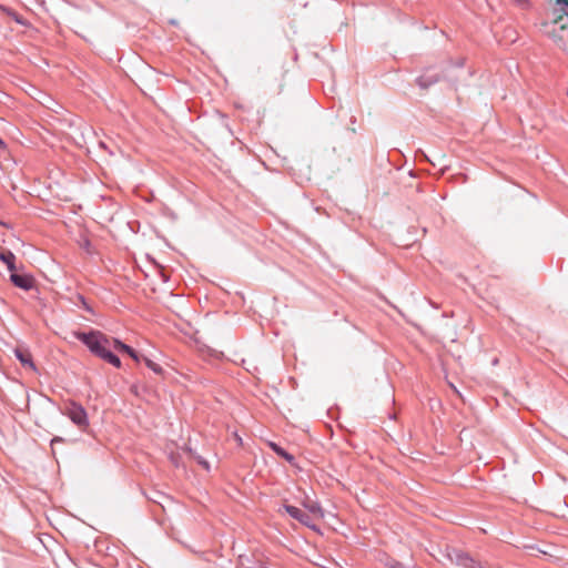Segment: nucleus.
<instances>
[{
	"label": "nucleus",
	"instance_id": "nucleus-24",
	"mask_svg": "<svg viewBox=\"0 0 568 568\" xmlns=\"http://www.w3.org/2000/svg\"><path fill=\"white\" fill-rule=\"evenodd\" d=\"M559 48L568 54V44H559Z\"/></svg>",
	"mask_w": 568,
	"mask_h": 568
},
{
	"label": "nucleus",
	"instance_id": "nucleus-5",
	"mask_svg": "<svg viewBox=\"0 0 568 568\" xmlns=\"http://www.w3.org/2000/svg\"><path fill=\"white\" fill-rule=\"evenodd\" d=\"M10 281L23 291H31L34 287V277L29 273L10 271Z\"/></svg>",
	"mask_w": 568,
	"mask_h": 568
},
{
	"label": "nucleus",
	"instance_id": "nucleus-23",
	"mask_svg": "<svg viewBox=\"0 0 568 568\" xmlns=\"http://www.w3.org/2000/svg\"><path fill=\"white\" fill-rule=\"evenodd\" d=\"M558 4L568 7V0H556Z\"/></svg>",
	"mask_w": 568,
	"mask_h": 568
},
{
	"label": "nucleus",
	"instance_id": "nucleus-13",
	"mask_svg": "<svg viewBox=\"0 0 568 568\" xmlns=\"http://www.w3.org/2000/svg\"><path fill=\"white\" fill-rule=\"evenodd\" d=\"M185 450L189 453L190 457L193 458L201 467H203L206 471L211 470L210 463L203 458L201 455H199L195 450H193L191 447H186Z\"/></svg>",
	"mask_w": 568,
	"mask_h": 568
},
{
	"label": "nucleus",
	"instance_id": "nucleus-8",
	"mask_svg": "<svg viewBox=\"0 0 568 568\" xmlns=\"http://www.w3.org/2000/svg\"><path fill=\"white\" fill-rule=\"evenodd\" d=\"M112 341L114 349L128 354L133 361L138 363L141 361L140 354L133 347L123 343L119 338H113Z\"/></svg>",
	"mask_w": 568,
	"mask_h": 568
},
{
	"label": "nucleus",
	"instance_id": "nucleus-20",
	"mask_svg": "<svg viewBox=\"0 0 568 568\" xmlns=\"http://www.w3.org/2000/svg\"><path fill=\"white\" fill-rule=\"evenodd\" d=\"M554 39L558 47H559V44H568V42L564 39V36H561V34H555Z\"/></svg>",
	"mask_w": 568,
	"mask_h": 568
},
{
	"label": "nucleus",
	"instance_id": "nucleus-22",
	"mask_svg": "<svg viewBox=\"0 0 568 568\" xmlns=\"http://www.w3.org/2000/svg\"><path fill=\"white\" fill-rule=\"evenodd\" d=\"M464 63H465V60L464 59H459L454 65L457 67V68H463Z\"/></svg>",
	"mask_w": 568,
	"mask_h": 568
},
{
	"label": "nucleus",
	"instance_id": "nucleus-19",
	"mask_svg": "<svg viewBox=\"0 0 568 568\" xmlns=\"http://www.w3.org/2000/svg\"><path fill=\"white\" fill-rule=\"evenodd\" d=\"M78 298L80 301V304L81 306L88 312V313H93V310L92 307L90 306V304L88 303V301L85 300V297L83 295H78Z\"/></svg>",
	"mask_w": 568,
	"mask_h": 568
},
{
	"label": "nucleus",
	"instance_id": "nucleus-15",
	"mask_svg": "<svg viewBox=\"0 0 568 568\" xmlns=\"http://www.w3.org/2000/svg\"><path fill=\"white\" fill-rule=\"evenodd\" d=\"M304 506L308 509L310 513L318 516H323L322 507L317 501L308 500L304 504Z\"/></svg>",
	"mask_w": 568,
	"mask_h": 568
},
{
	"label": "nucleus",
	"instance_id": "nucleus-4",
	"mask_svg": "<svg viewBox=\"0 0 568 568\" xmlns=\"http://www.w3.org/2000/svg\"><path fill=\"white\" fill-rule=\"evenodd\" d=\"M64 415H67L71 422L79 428H85L89 426L88 413L84 407L75 402H70L65 406Z\"/></svg>",
	"mask_w": 568,
	"mask_h": 568
},
{
	"label": "nucleus",
	"instance_id": "nucleus-21",
	"mask_svg": "<svg viewBox=\"0 0 568 568\" xmlns=\"http://www.w3.org/2000/svg\"><path fill=\"white\" fill-rule=\"evenodd\" d=\"M513 1L520 7H527L529 4V0H513Z\"/></svg>",
	"mask_w": 568,
	"mask_h": 568
},
{
	"label": "nucleus",
	"instance_id": "nucleus-2",
	"mask_svg": "<svg viewBox=\"0 0 568 568\" xmlns=\"http://www.w3.org/2000/svg\"><path fill=\"white\" fill-rule=\"evenodd\" d=\"M74 336L78 341L83 343L92 354L98 357L109 344V338L100 331L92 329L90 332H75Z\"/></svg>",
	"mask_w": 568,
	"mask_h": 568
},
{
	"label": "nucleus",
	"instance_id": "nucleus-7",
	"mask_svg": "<svg viewBox=\"0 0 568 568\" xmlns=\"http://www.w3.org/2000/svg\"><path fill=\"white\" fill-rule=\"evenodd\" d=\"M14 356L23 367H28L33 372L37 371V366L33 363L32 355L28 349L17 347L14 349Z\"/></svg>",
	"mask_w": 568,
	"mask_h": 568
},
{
	"label": "nucleus",
	"instance_id": "nucleus-10",
	"mask_svg": "<svg viewBox=\"0 0 568 568\" xmlns=\"http://www.w3.org/2000/svg\"><path fill=\"white\" fill-rule=\"evenodd\" d=\"M0 261L7 265L9 271H16V255L10 250L0 247Z\"/></svg>",
	"mask_w": 568,
	"mask_h": 568
},
{
	"label": "nucleus",
	"instance_id": "nucleus-18",
	"mask_svg": "<svg viewBox=\"0 0 568 568\" xmlns=\"http://www.w3.org/2000/svg\"><path fill=\"white\" fill-rule=\"evenodd\" d=\"M145 390V387L143 385H140L139 383H134L130 386V392L139 397L141 396V393Z\"/></svg>",
	"mask_w": 568,
	"mask_h": 568
},
{
	"label": "nucleus",
	"instance_id": "nucleus-6",
	"mask_svg": "<svg viewBox=\"0 0 568 568\" xmlns=\"http://www.w3.org/2000/svg\"><path fill=\"white\" fill-rule=\"evenodd\" d=\"M283 507L290 517L296 519L302 525H304L313 530H316V526L313 524V519L307 513H305L304 510L300 509L298 507H295L292 505H284Z\"/></svg>",
	"mask_w": 568,
	"mask_h": 568
},
{
	"label": "nucleus",
	"instance_id": "nucleus-17",
	"mask_svg": "<svg viewBox=\"0 0 568 568\" xmlns=\"http://www.w3.org/2000/svg\"><path fill=\"white\" fill-rule=\"evenodd\" d=\"M8 16H9L13 21H16L18 24H21V26H24V27H26V26H28L27 20H26L22 16H20L19 13H17L16 11H13V10H9V11H8Z\"/></svg>",
	"mask_w": 568,
	"mask_h": 568
},
{
	"label": "nucleus",
	"instance_id": "nucleus-12",
	"mask_svg": "<svg viewBox=\"0 0 568 568\" xmlns=\"http://www.w3.org/2000/svg\"><path fill=\"white\" fill-rule=\"evenodd\" d=\"M99 357L116 368L121 367L120 357L118 355H115L113 352H111L110 349H108L106 347L104 348V351L101 353V355Z\"/></svg>",
	"mask_w": 568,
	"mask_h": 568
},
{
	"label": "nucleus",
	"instance_id": "nucleus-16",
	"mask_svg": "<svg viewBox=\"0 0 568 568\" xmlns=\"http://www.w3.org/2000/svg\"><path fill=\"white\" fill-rule=\"evenodd\" d=\"M384 564L387 568H409V566H405L403 562L390 557H387Z\"/></svg>",
	"mask_w": 568,
	"mask_h": 568
},
{
	"label": "nucleus",
	"instance_id": "nucleus-1",
	"mask_svg": "<svg viewBox=\"0 0 568 568\" xmlns=\"http://www.w3.org/2000/svg\"><path fill=\"white\" fill-rule=\"evenodd\" d=\"M74 336L78 341L83 343L92 354L98 357L109 344V338L100 331L92 329L90 332H75Z\"/></svg>",
	"mask_w": 568,
	"mask_h": 568
},
{
	"label": "nucleus",
	"instance_id": "nucleus-9",
	"mask_svg": "<svg viewBox=\"0 0 568 568\" xmlns=\"http://www.w3.org/2000/svg\"><path fill=\"white\" fill-rule=\"evenodd\" d=\"M440 79L437 73H424L416 79V83L420 89H428L439 82Z\"/></svg>",
	"mask_w": 568,
	"mask_h": 568
},
{
	"label": "nucleus",
	"instance_id": "nucleus-3",
	"mask_svg": "<svg viewBox=\"0 0 568 568\" xmlns=\"http://www.w3.org/2000/svg\"><path fill=\"white\" fill-rule=\"evenodd\" d=\"M446 557L452 564L462 568H484V566L468 552L455 547L446 549Z\"/></svg>",
	"mask_w": 568,
	"mask_h": 568
},
{
	"label": "nucleus",
	"instance_id": "nucleus-25",
	"mask_svg": "<svg viewBox=\"0 0 568 568\" xmlns=\"http://www.w3.org/2000/svg\"><path fill=\"white\" fill-rule=\"evenodd\" d=\"M57 442H62V438L61 437H54L52 440H51V444H54Z\"/></svg>",
	"mask_w": 568,
	"mask_h": 568
},
{
	"label": "nucleus",
	"instance_id": "nucleus-26",
	"mask_svg": "<svg viewBox=\"0 0 568 568\" xmlns=\"http://www.w3.org/2000/svg\"><path fill=\"white\" fill-rule=\"evenodd\" d=\"M0 145H4V142L2 141L1 138H0Z\"/></svg>",
	"mask_w": 568,
	"mask_h": 568
},
{
	"label": "nucleus",
	"instance_id": "nucleus-14",
	"mask_svg": "<svg viewBox=\"0 0 568 568\" xmlns=\"http://www.w3.org/2000/svg\"><path fill=\"white\" fill-rule=\"evenodd\" d=\"M141 361H143L145 366L148 368H150L153 373H155L158 375L163 374V368L159 364L153 362L151 358H149L146 356H141Z\"/></svg>",
	"mask_w": 568,
	"mask_h": 568
},
{
	"label": "nucleus",
	"instance_id": "nucleus-11",
	"mask_svg": "<svg viewBox=\"0 0 568 568\" xmlns=\"http://www.w3.org/2000/svg\"><path fill=\"white\" fill-rule=\"evenodd\" d=\"M270 447L277 456L284 458L291 465L295 464V457L291 453L285 450L283 447H281L278 444L271 442Z\"/></svg>",
	"mask_w": 568,
	"mask_h": 568
}]
</instances>
